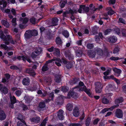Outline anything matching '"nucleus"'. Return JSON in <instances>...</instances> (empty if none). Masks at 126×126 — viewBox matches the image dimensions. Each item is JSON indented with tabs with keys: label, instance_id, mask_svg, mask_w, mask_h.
<instances>
[{
	"label": "nucleus",
	"instance_id": "1",
	"mask_svg": "<svg viewBox=\"0 0 126 126\" xmlns=\"http://www.w3.org/2000/svg\"><path fill=\"white\" fill-rule=\"evenodd\" d=\"M79 85L76 86L72 88L73 90L75 89H79V91H84L89 97H92V93L91 92V90L90 89H88L86 86L84 85V83L81 81H80L79 83Z\"/></svg>",
	"mask_w": 126,
	"mask_h": 126
},
{
	"label": "nucleus",
	"instance_id": "2",
	"mask_svg": "<svg viewBox=\"0 0 126 126\" xmlns=\"http://www.w3.org/2000/svg\"><path fill=\"white\" fill-rule=\"evenodd\" d=\"M0 38L3 41H5V44L7 45H9L10 43L13 45L15 44L12 37L10 35H7L5 36L3 32L0 33Z\"/></svg>",
	"mask_w": 126,
	"mask_h": 126
},
{
	"label": "nucleus",
	"instance_id": "3",
	"mask_svg": "<svg viewBox=\"0 0 126 126\" xmlns=\"http://www.w3.org/2000/svg\"><path fill=\"white\" fill-rule=\"evenodd\" d=\"M95 89V92L97 93H100L102 91L103 86L100 82H96L94 83Z\"/></svg>",
	"mask_w": 126,
	"mask_h": 126
},
{
	"label": "nucleus",
	"instance_id": "4",
	"mask_svg": "<svg viewBox=\"0 0 126 126\" xmlns=\"http://www.w3.org/2000/svg\"><path fill=\"white\" fill-rule=\"evenodd\" d=\"M79 79L78 77H74L72 78L69 81V83L70 85H73L74 84H76L79 81Z\"/></svg>",
	"mask_w": 126,
	"mask_h": 126
},
{
	"label": "nucleus",
	"instance_id": "5",
	"mask_svg": "<svg viewBox=\"0 0 126 126\" xmlns=\"http://www.w3.org/2000/svg\"><path fill=\"white\" fill-rule=\"evenodd\" d=\"M74 49L76 52L77 56L79 57H81L83 53L82 50L80 48L79 49L78 47H76L74 48Z\"/></svg>",
	"mask_w": 126,
	"mask_h": 126
},
{
	"label": "nucleus",
	"instance_id": "6",
	"mask_svg": "<svg viewBox=\"0 0 126 126\" xmlns=\"http://www.w3.org/2000/svg\"><path fill=\"white\" fill-rule=\"evenodd\" d=\"M64 54L65 57H68L69 60H72L74 59V56L69 50H67L65 51L64 52Z\"/></svg>",
	"mask_w": 126,
	"mask_h": 126
},
{
	"label": "nucleus",
	"instance_id": "7",
	"mask_svg": "<svg viewBox=\"0 0 126 126\" xmlns=\"http://www.w3.org/2000/svg\"><path fill=\"white\" fill-rule=\"evenodd\" d=\"M115 114L116 117L118 118H122L123 116V112L122 110L119 109H116Z\"/></svg>",
	"mask_w": 126,
	"mask_h": 126
},
{
	"label": "nucleus",
	"instance_id": "8",
	"mask_svg": "<svg viewBox=\"0 0 126 126\" xmlns=\"http://www.w3.org/2000/svg\"><path fill=\"white\" fill-rule=\"evenodd\" d=\"M73 114L74 116L77 117H78L80 114L79 110L78 107H75L74 108Z\"/></svg>",
	"mask_w": 126,
	"mask_h": 126
},
{
	"label": "nucleus",
	"instance_id": "9",
	"mask_svg": "<svg viewBox=\"0 0 126 126\" xmlns=\"http://www.w3.org/2000/svg\"><path fill=\"white\" fill-rule=\"evenodd\" d=\"M26 72L29 74L31 76L34 77L36 75L34 71L32 69L28 68L26 70Z\"/></svg>",
	"mask_w": 126,
	"mask_h": 126
},
{
	"label": "nucleus",
	"instance_id": "10",
	"mask_svg": "<svg viewBox=\"0 0 126 126\" xmlns=\"http://www.w3.org/2000/svg\"><path fill=\"white\" fill-rule=\"evenodd\" d=\"M64 111L62 110H60L58 112L57 116L60 120H63L64 119V116L63 115Z\"/></svg>",
	"mask_w": 126,
	"mask_h": 126
},
{
	"label": "nucleus",
	"instance_id": "11",
	"mask_svg": "<svg viewBox=\"0 0 126 126\" xmlns=\"http://www.w3.org/2000/svg\"><path fill=\"white\" fill-rule=\"evenodd\" d=\"M30 80L28 77L24 78L22 81V83L24 85L26 86L29 85L30 83Z\"/></svg>",
	"mask_w": 126,
	"mask_h": 126
},
{
	"label": "nucleus",
	"instance_id": "12",
	"mask_svg": "<svg viewBox=\"0 0 126 126\" xmlns=\"http://www.w3.org/2000/svg\"><path fill=\"white\" fill-rule=\"evenodd\" d=\"M40 119V118L39 117L37 116L30 118V121L32 122L37 124L39 122Z\"/></svg>",
	"mask_w": 126,
	"mask_h": 126
},
{
	"label": "nucleus",
	"instance_id": "13",
	"mask_svg": "<svg viewBox=\"0 0 126 126\" xmlns=\"http://www.w3.org/2000/svg\"><path fill=\"white\" fill-rule=\"evenodd\" d=\"M108 40L110 43H114L117 41V38L115 36H113L109 37Z\"/></svg>",
	"mask_w": 126,
	"mask_h": 126
},
{
	"label": "nucleus",
	"instance_id": "14",
	"mask_svg": "<svg viewBox=\"0 0 126 126\" xmlns=\"http://www.w3.org/2000/svg\"><path fill=\"white\" fill-rule=\"evenodd\" d=\"M94 51H95V53L98 55L102 56L103 55V51L102 49L97 47H96L94 48Z\"/></svg>",
	"mask_w": 126,
	"mask_h": 126
},
{
	"label": "nucleus",
	"instance_id": "15",
	"mask_svg": "<svg viewBox=\"0 0 126 126\" xmlns=\"http://www.w3.org/2000/svg\"><path fill=\"white\" fill-rule=\"evenodd\" d=\"M88 54L89 56L90 57L92 58L94 57L95 55V51H94V49L93 50H89L88 51Z\"/></svg>",
	"mask_w": 126,
	"mask_h": 126
},
{
	"label": "nucleus",
	"instance_id": "16",
	"mask_svg": "<svg viewBox=\"0 0 126 126\" xmlns=\"http://www.w3.org/2000/svg\"><path fill=\"white\" fill-rule=\"evenodd\" d=\"M24 35L25 37L27 39H29L32 37V35L29 30H27L25 33Z\"/></svg>",
	"mask_w": 126,
	"mask_h": 126
},
{
	"label": "nucleus",
	"instance_id": "17",
	"mask_svg": "<svg viewBox=\"0 0 126 126\" xmlns=\"http://www.w3.org/2000/svg\"><path fill=\"white\" fill-rule=\"evenodd\" d=\"M6 118V115L4 111L2 110L0 112V120L2 121Z\"/></svg>",
	"mask_w": 126,
	"mask_h": 126
},
{
	"label": "nucleus",
	"instance_id": "18",
	"mask_svg": "<svg viewBox=\"0 0 126 126\" xmlns=\"http://www.w3.org/2000/svg\"><path fill=\"white\" fill-rule=\"evenodd\" d=\"M115 86L111 83L109 84L106 86V88L109 91H112L114 89Z\"/></svg>",
	"mask_w": 126,
	"mask_h": 126
},
{
	"label": "nucleus",
	"instance_id": "19",
	"mask_svg": "<svg viewBox=\"0 0 126 126\" xmlns=\"http://www.w3.org/2000/svg\"><path fill=\"white\" fill-rule=\"evenodd\" d=\"M25 100V103L27 104L30 103L32 99V97L29 96H26L24 97Z\"/></svg>",
	"mask_w": 126,
	"mask_h": 126
},
{
	"label": "nucleus",
	"instance_id": "20",
	"mask_svg": "<svg viewBox=\"0 0 126 126\" xmlns=\"http://www.w3.org/2000/svg\"><path fill=\"white\" fill-rule=\"evenodd\" d=\"M67 0H61L59 4L61 8H63L65 6V4L67 3Z\"/></svg>",
	"mask_w": 126,
	"mask_h": 126
},
{
	"label": "nucleus",
	"instance_id": "21",
	"mask_svg": "<svg viewBox=\"0 0 126 126\" xmlns=\"http://www.w3.org/2000/svg\"><path fill=\"white\" fill-rule=\"evenodd\" d=\"M1 23L4 26L8 28L9 27V23L6 20L2 19L1 21Z\"/></svg>",
	"mask_w": 126,
	"mask_h": 126
},
{
	"label": "nucleus",
	"instance_id": "22",
	"mask_svg": "<svg viewBox=\"0 0 126 126\" xmlns=\"http://www.w3.org/2000/svg\"><path fill=\"white\" fill-rule=\"evenodd\" d=\"M68 11H67V13L68 14H70L72 15H74V13L76 14L77 13V11L76 10H72L69 7L68 9Z\"/></svg>",
	"mask_w": 126,
	"mask_h": 126
},
{
	"label": "nucleus",
	"instance_id": "23",
	"mask_svg": "<svg viewBox=\"0 0 126 126\" xmlns=\"http://www.w3.org/2000/svg\"><path fill=\"white\" fill-rule=\"evenodd\" d=\"M58 21V19L55 17L52 19L51 23L53 26H56L57 24Z\"/></svg>",
	"mask_w": 126,
	"mask_h": 126
},
{
	"label": "nucleus",
	"instance_id": "24",
	"mask_svg": "<svg viewBox=\"0 0 126 126\" xmlns=\"http://www.w3.org/2000/svg\"><path fill=\"white\" fill-rule=\"evenodd\" d=\"M55 42L57 45L60 46L62 45L63 43L60 37H57L56 38Z\"/></svg>",
	"mask_w": 126,
	"mask_h": 126
},
{
	"label": "nucleus",
	"instance_id": "25",
	"mask_svg": "<svg viewBox=\"0 0 126 126\" xmlns=\"http://www.w3.org/2000/svg\"><path fill=\"white\" fill-rule=\"evenodd\" d=\"M82 9L83 12L85 13H88L89 10V7L87 6H86L85 5H82Z\"/></svg>",
	"mask_w": 126,
	"mask_h": 126
},
{
	"label": "nucleus",
	"instance_id": "26",
	"mask_svg": "<svg viewBox=\"0 0 126 126\" xmlns=\"http://www.w3.org/2000/svg\"><path fill=\"white\" fill-rule=\"evenodd\" d=\"M66 109L69 111H72L73 109V105L70 103H68L66 105Z\"/></svg>",
	"mask_w": 126,
	"mask_h": 126
},
{
	"label": "nucleus",
	"instance_id": "27",
	"mask_svg": "<svg viewBox=\"0 0 126 126\" xmlns=\"http://www.w3.org/2000/svg\"><path fill=\"white\" fill-rule=\"evenodd\" d=\"M54 54L57 57L59 56L60 55V49L58 48H55L54 50Z\"/></svg>",
	"mask_w": 126,
	"mask_h": 126
},
{
	"label": "nucleus",
	"instance_id": "28",
	"mask_svg": "<svg viewBox=\"0 0 126 126\" xmlns=\"http://www.w3.org/2000/svg\"><path fill=\"white\" fill-rule=\"evenodd\" d=\"M29 30L30 32L31 33L32 36H36L38 35V32L36 30L34 29L32 30Z\"/></svg>",
	"mask_w": 126,
	"mask_h": 126
},
{
	"label": "nucleus",
	"instance_id": "29",
	"mask_svg": "<svg viewBox=\"0 0 126 126\" xmlns=\"http://www.w3.org/2000/svg\"><path fill=\"white\" fill-rule=\"evenodd\" d=\"M91 118L88 117L85 121V125L86 126H89V125L91 122Z\"/></svg>",
	"mask_w": 126,
	"mask_h": 126
},
{
	"label": "nucleus",
	"instance_id": "30",
	"mask_svg": "<svg viewBox=\"0 0 126 126\" xmlns=\"http://www.w3.org/2000/svg\"><path fill=\"white\" fill-rule=\"evenodd\" d=\"M68 94L72 97L75 98V97L76 96L77 93L73 91L69 92Z\"/></svg>",
	"mask_w": 126,
	"mask_h": 126
},
{
	"label": "nucleus",
	"instance_id": "31",
	"mask_svg": "<svg viewBox=\"0 0 126 126\" xmlns=\"http://www.w3.org/2000/svg\"><path fill=\"white\" fill-rule=\"evenodd\" d=\"M39 108L42 109L45 107H46L45 103L44 101L41 102H40L38 105Z\"/></svg>",
	"mask_w": 126,
	"mask_h": 126
},
{
	"label": "nucleus",
	"instance_id": "32",
	"mask_svg": "<svg viewBox=\"0 0 126 126\" xmlns=\"http://www.w3.org/2000/svg\"><path fill=\"white\" fill-rule=\"evenodd\" d=\"M124 101L123 98L122 97H120L115 100V102L116 103L119 104L122 103Z\"/></svg>",
	"mask_w": 126,
	"mask_h": 126
},
{
	"label": "nucleus",
	"instance_id": "33",
	"mask_svg": "<svg viewBox=\"0 0 126 126\" xmlns=\"http://www.w3.org/2000/svg\"><path fill=\"white\" fill-rule=\"evenodd\" d=\"M113 71L115 73H117L120 75L122 71L121 69H118L116 68H114L113 69Z\"/></svg>",
	"mask_w": 126,
	"mask_h": 126
},
{
	"label": "nucleus",
	"instance_id": "34",
	"mask_svg": "<svg viewBox=\"0 0 126 126\" xmlns=\"http://www.w3.org/2000/svg\"><path fill=\"white\" fill-rule=\"evenodd\" d=\"M66 67L68 69H70L72 68L73 66V62H68L66 64Z\"/></svg>",
	"mask_w": 126,
	"mask_h": 126
},
{
	"label": "nucleus",
	"instance_id": "35",
	"mask_svg": "<svg viewBox=\"0 0 126 126\" xmlns=\"http://www.w3.org/2000/svg\"><path fill=\"white\" fill-rule=\"evenodd\" d=\"M10 101L11 103L13 104H15L16 103V98L14 96H13L12 97L11 96H10Z\"/></svg>",
	"mask_w": 126,
	"mask_h": 126
},
{
	"label": "nucleus",
	"instance_id": "36",
	"mask_svg": "<svg viewBox=\"0 0 126 126\" xmlns=\"http://www.w3.org/2000/svg\"><path fill=\"white\" fill-rule=\"evenodd\" d=\"M49 68L47 67V64H44L42 66V70L43 72H45L47 71Z\"/></svg>",
	"mask_w": 126,
	"mask_h": 126
},
{
	"label": "nucleus",
	"instance_id": "37",
	"mask_svg": "<svg viewBox=\"0 0 126 126\" xmlns=\"http://www.w3.org/2000/svg\"><path fill=\"white\" fill-rule=\"evenodd\" d=\"M3 5V7L5 8L6 6L7 2L5 0H0V5Z\"/></svg>",
	"mask_w": 126,
	"mask_h": 126
},
{
	"label": "nucleus",
	"instance_id": "38",
	"mask_svg": "<svg viewBox=\"0 0 126 126\" xmlns=\"http://www.w3.org/2000/svg\"><path fill=\"white\" fill-rule=\"evenodd\" d=\"M68 87L66 86H63L61 88L62 91L64 93H66L69 90Z\"/></svg>",
	"mask_w": 126,
	"mask_h": 126
},
{
	"label": "nucleus",
	"instance_id": "39",
	"mask_svg": "<svg viewBox=\"0 0 126 126\" xmlns=\"http://www.w3.org/2000/svg\"><path fill=\"white\" fill-rule=\"evenodd\" d=\"M1 92L4 94H7L8 92V89L5 87H3L1 89Z\"/></svg>",
	"mask_w": 126,
	"mask_h": 126
},
{
	"label": "nucleus",
	"instance_id": "40",
	"mask_svg": "<svg viewBox=\"0 0 126 126\" xmlns=\"http://www.w3.org/2000/svg\"><path fill=\"white\" fill-rule=\"evenodd\" d=\"M63 35L66 38H68L69 36L68 32L67 30L64 31L63 32Z\"/></svg>",
	"mask_w": 126,
	"mask_h": 126
},
{
	"label": "nucleus",
	"instance_id": "41",
	"mask_svg": "<svg viewBox=\"0 0 126 126\" xmlns=\"http://www.w3.org/2000/svg\"><path fill=\"white\" fill-rule=\"evenodd\" d=\"M120 50V49L119 47H115L113 51V53L114 54H117Z\"/></svg>",
	"mask_w": 126,
	"mask_h": 126
},
{
	"label": "nucleus",
	"instance_id": "42",
	"mask_svg": "<svg viewBox=\"0 0 126 126\" xmlns=\"http://www.w3.org/2000/svg\"><path fill=\"white\" fill-rule=\"evenodd\" d=\"M119 105L118 104H117L116 105H114L110 107L109 108H107V110H108V111H112L113 110V109L115 108H117L118 106Z\"/></svg>",
	"mask_w": 126,
	"mask_h": 126
},
{
	"label": "nucleus",
	"instance_id": "43",
	"mask_svg": "<svg viewBox=\"0 0 126 126\" xmlns=\"http://www.w3.org/2000/svg\"><path fill=\"white\" fill-rule=\"evenodd\" d=\"M43 50L42 48H39L35 50V51H34L35 53L39 55L42 52Z\"/></svg>",
	"mask_w": 126,
	"mask_h": 126
},
{
	"label": "nucleus",
	"instance_id": "44",
	"mask_svg": "<svg viewBox=\"0 0 126 126\" xmlns=\"http://www.w3.org/2000/svg\"><path fill=\"white\" fill-rule=\"evenodd\" d=\"M56 61L55 62V64L58 66H61V64L60 63V62H61V60L58 58H57L56 60Z\"/></svg>",
	"mask_w": 126,
	"mask_h": 126
},
{
	"label": "nucleus",
	"instance_id": "45",
	"mask_svg": "<svg viewBox=\"0 0 126 126\" xmlns=\"http://www.w3.org/2000/svg\"><path fill=\"white\" fill-rule=\"evenodd\" d=\"M6 45L1 44L0 46V47L1 49H4L5 50H7L8 48V47Z\"/></svg>",
	"mask_w": 126,
	"mask_h": 126
},
{
	"label": "nucleus",
	"instance_id": "46",
	"mask_svg": "<svg viewBox=\"0 0 126 126\" xmlns=\"http://www.w3.org/2000/svg\"><path fill=\"white\" fill-rule=\"evenodd\" d=\"M48 120V118L47 117L43 121L41 124V126H45L46 123V121Z\"/></svg>",
	"mask_w": 126,
	"mask_h": 126
},
{
	"label": "nucleus",
	"instance_id": "47",
	"mask_svg": "<svg viewBox=\"0 0 126 126\" xmlns=\"http://www.w3.org/2000/svg\"><path fill=\"white\" fill-rule=\"evenodd\" d=\"M20 19L22 20L23 23L24 24H26L29 21V19L28 18L25 17L23 18H21Z\"/></svg>",
	"mask_w": 126,
	"mask_h": 126
},
{
	"label": "nucleus",
	"instance_id": "48",
	"mask_svg": "<svg viewBox=\"0 0 126 126\" xmlns=\"http://www.w3.org/2000/svg\"><path fill=\"white\" fill-rule=\"evenodd\" d=\"M102 102L103 103L106 104H107L109 103V101L108 99L105 97L103 98Z\"/></svg>",
	"mask_w": 126,
	"mask_h": 126
},
{
	"label": "nucleus",
	"instance_id": "49",
	"mask_svg": "<svg viewBox=\"0 0 126 126\" xmlns=\"http://www.w3.org/2000/svg\"><path fill=\"white\" fill-rule=\"evenodd\" d=\"M121 32L122 35L124 37H126V29H122L121 30Z\"/></svg>",
	"mask_w": 126,
	"mask_h": 126
},
{
	"label": "nucleus",
	"instance_id": "50",
	"mask_svg": "<svg viewBox=\"0 0 126 126\" xmlns=\"http://www.w3.org/2000/svg\"><path fill=\"white\" fill-rule=\"evenodd\" d=\"M29 21L32 24H35L36 21L35 18L34 17H32L30 19Z\"/></svg>",
	"mask_w": 126,
	"mask_h": 126
},
{
	"label": "nucleus",
	"instance_id": "51",
	"mask_svg": "<svg viewBox=\"0 0 126 126\" xmlns=\"http://www.w3.org/2000/svg\"><path fill=\"white\" fill-rule=\"evenodd\" d=\"M118 22L124 24H126V22L125 20L122 18H120L118 19Z\"/></svg>",
	"mask_w": 126,
	"mask_h": 126
},
{
	"label": "nucleus",
	"instance_id": "52",
	"mask_svg": "<svg viewBox=\"0 0 126 126\" xmlns=\"http://www.w3.org/2000/svg\"><path fill=\"white\" fill-rule=\"evenodd\" d=\"M111 69H107L106 71L104 72L103 74L105 76L108 75L111 72Z\"/></svg>",
	"mask_w": 126,
	"mask_h": 126
},
{
	"label": "nucleus",
	"instance_id": "53",
	"mask_svg": "<svg viewBox=\"0 0 126 126\" xmlns=\"http://www.w3.org/2000/svg\"><path fill=\"white\" fill-rule=\"evenodd\" d=\"M21 107L23 109V110L24 111L25 110H27L28 108L27 106L24 104H21Z\"/></svg>",
	"mask_w": 126,
	"mask_h": 126
},
{
	"label": "nucleus",
	"instance_id": "54",
	"mask_svg": "<svg viewBox=\"0 0 126 126\" xmlns=\"http://www.w3.org/2000/svg\"><path fill=\"white\" fill-rule=\"evenodd\" d=\"M40 30L41 35H42L43 33H44L45 32V31L46 30V29L43 27H40Z\"/></svg>",
	"mask_w": 126,
	"mask_h": 126
},
{
	"label": "nucleus",
	"instance_id": "55",
	"mask_svg": "<svg viewBox=\"0 0 126 126\" xmlns=\"http://www.w3.org/2000/svg\"><path fill=\"white\" fill-rule=\"evenodd\" d=\"M48 97L50 98L51 99L53 100L54 97V93L52 92L48 94Z\"/></svg>",
	"mask_w": 126,
	"mask_h": 126
},
{
	"label": "nucleus",
	"instance_id": "56",
	"mask_svg": "<svg viewBox=\"0 0 126 126\" xmlns=\"http://www.w3.org/2000/svg\"><path fill=\"white\" fill-rule=\"evenodd\" d=\"M86 47L88 49H92L93 48L94 45L92 44L89 43L87 44Z\"/></svg>",
	"mask_w": 126,
	"mask_h": 126
},
{
	"label": "nucleus",
	"instance_id": "57",
	"mask_svg": "<svg viewBox=\"0 0 126 126\" xmlns=\"http://www.w3.org/2000/svg\"><path fill=\"white\" fill-rule=\"evenodd\" d=\"M111 31V29H107L104 31V35H107Z\"/></svg>",
	"mask_w": 126,
	"mask_h": 126
},
{
	"label": "nucleus",
	"instance_id": "58",
	"mask_svg": "<svg viewBox=\"0 0 126 126\" xmlns=\"http://www.w3.org/2000/svg\"><path fill=\"white\" fill-rule=\"evenodd\" d=\"M110 8L111 9V10H109L108 12V14L109 15H112L114 13V12L112 10V9L110 7Z\"/></svg>",
	"mask_w": 126,
	"mask_h": 126
},
{
	"label": "nucleus",
	"instance_id": "59",
	"mask_svg": "<svg viewBox=\"0 0 126 126\" xmlns=\"http://www.w3.org/2000/svg\"><path fill=\"white\" fill-rule=\"evenodd\" d=\"M110 59L111 60L116 61L119 60V57H115L112 56L110 58Z\"/></svg>",
	"mask_w": 126,
	"mask_h": 126
},
{
	"label": "nucleus",
	"instance_id": "60",
	"mask_svg": "<svg viewBox=\"0 0 126 126\" xmlns=\"http://www.w3.org/2000/svg\"><path fill=\"white\" fill-rule=\"evenodd\" d=\"M22 92L20 90H17L16 91L15 94L17 96H19L21 94Z\"/></svg>",
	"mask_w": 126,
	"mask_h": 126
},
{
	"label": "nucleus",
	"instance_id": "61",
	"mask_svg": "<svg viewBox=\"0 0 126 126\" xmlns=\"http://www.w3.org/2000/svg\"><path fill=\"white\" fill-rule=\"evenodd\" d=\"M10 68L12 69L16 70H17L19 69L18 67L16 65H11L10 67Z\"/></svg>",
	"mask_w": 126,
	"mask_h": 126
},
{
	"label": "nucleus",
	"instance_id": "62",
	"mask_svg": "<svg viewBox=\"0 0 126 126\" xmlns=\"http://www.w3.org/2000/svg\"><path fill=\"white\" fill-rule=\"evenodd\" d=\"M82 125L79 123H71L69 126H81Z\"/></svg>",
	"mask_w": 126,
	"mask_h": 126
},
{
	"label": "nucleus",
	"instance_id": "63",
	"mask_svg": "<svg viewBox=\"0 0 126 126\" xmlns=\"http://www.w3.org/2000/svg\"><path fill=\"white\" fill-rule=\"evenodd\" d=\"M100 120V119L98 118L94 120L93 123V124L94 125L97 124Z\"/></svg>",
	"mask_w": 126,
	"mask_h": 126
},
{
	"label": "nucleus",
	"instance_id": "64",
	"mask_svg": "<svg viewBox=\"0 0 126 126\" xmlns=\"http://www.w3.org/2000/svg\"><path fill=\"white\" fill-rule=\"evenodd\" d=\"M61 80V79L60 77H57L55 79V81L57 83H59L60 82Z\"/></svg>",
	"mask_w": 126,
	"mask_h": 126
}]
</instances>
